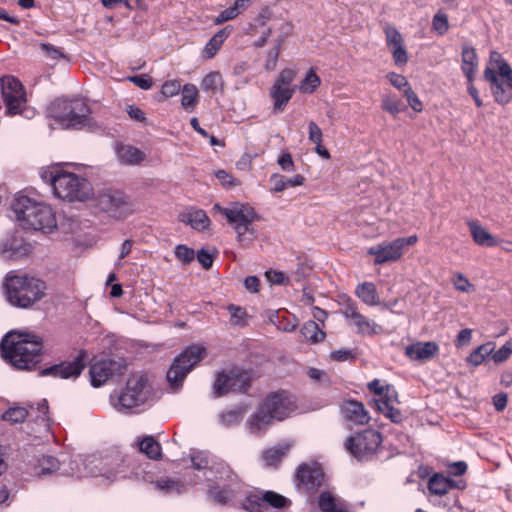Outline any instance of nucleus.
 Listing matches in <instances>:
<instances>
[{
	"label": "nucleus",
	"instance_id": "obj_1",
	"mask_svg": "<svg viewBox=\"0 0 512 512\" xmlns=\"http://www.w3.org/2000/svg\"><path fill=\"white\" fill-rule=\"evenodd\" d=\"M191 463L185 475L190 476L194 471L202 473L209 482L208 494L215 503L230 504L243 495V483L226 463L217 462L209 465L208 455L203 451L193 452Z\"/></svg>",
	"mask_w": 512,
	"mask_h": 512
},
{
	"label": "nucleus",
	"instance_id": "obj_2",
	"mask_svg": "<svg viewBox=\"0 0 512 512\" xmlns=\"http://www.w3.org/2000/svg\"><path fill=\"white\" fill-rule=\"evenodd\" d=\"M3 358L20 370H31L41 360L43 343L37 335L11 332L0 344Z\"/></svg>",
	"mask_w": 512,
	"mask_h": 512
},
{
	"label": "nucleus",
	"instance_id": "obj_3",
	"mask_svg": "<svg viewBox=\"0 0 512 512\" xmlns=\"http://www.w3.org/2000/svg\"><path fill=\"white\" fill-rule=\"evenodd\" d=\"M121 462L119 457L77 455L69 461L68 466L62 462L61 474L77 478L101 477L103 481L110 483L126 476Z\"/></svg>",
	"mask_w": 512,
	"mask_h": 512
},
{
	"label": "nucleus",
	"instance_id": "obj_4",
	"mask_svg": "<svg viewBox=\"0 0 512 512\" xmlns=\"http://www.w3.org/2000/svg\"><path fill=\"white\" fill-rule=\"evenodd\" d=\"M12 209L24 229L50 233L57 227L55 213L45 203L34 201L27 196H19L15 199Z\"/></svg>",
	"mask_w": 512,
	"mask_h": 512
},
{
	"label": "nucleus",
	"instance_id": "obj_5",
	"mask_svg": "<svg viewBox=\"0 0 512 512\" xmlns=\"http://www.w3.org/2000/svg\"><path fill=\"white\" fill-rule=\"evenodd\" d=\"M9 303L27 309L39 302L45 295L46 286L40 279L27 274H8L5 281Z\"/></svg>",
	"mask_w": 512,
	"mask_h": 512
},
{
	"label": "nucleus",
	"instance_id": "obj_6",
	"mask_svg": "<svg viewBox=\"0 0 512 512\" xmlns=\"http://www.w3.org/2000/svg\"><path fill=\"white\" fill-rule=\"evenodd\" d=\"M483 76L490 85L495 102L500 105L508 104L512 99V68L499 52H490Z\"/></svg>",
	"mask_w": 512,
	"mask_h": 512
},
{
	"label": "nucleus",
	"instance_id": "obj_7",
	"mask_svg": "<svg viewBox=\"0 0 512 512\" xmlns=\"http://www.w3.org/2000/svg\"><path fill=\"white\" fill-rule=\"evenodd\" d=\"M205 352L203 346L193 344L174 359L166 373L168 392L176 393L182 388L186 376L202 360Z\"/></svg>",
	"mask_w": 512,
	"mask_h": 512
},
{
	"label": "nucleus",
	"instance_id": "obj_8",
	"mask_svg": "<svg viewBox=\"0 0 512 512\" xmlns=\"http://www.w3.org/2000/svg\"><path fill=\"white\" fill-rule=\"evenodd\" d=\"M49 113L62 128H79L86 124L90 109L80 99H57L51 104Z\"/></svg>",
	"mask_w": 512,
	"mask_h": 512
},
{
	"label": "nucleus",
	"instance_id": "obj_9",
	"mask_svg": "<svg viewBox=\"0 0 512 512\" xmlns=\"http://www.w3.org/2000/svg\"><path fill=\"white\" fill-rule=\"evenodd\" d=\"M151 387L147 376L134 374L127 380L126 386L113 401L118 411H127L144 404L150 396Z\"/></svg>",
	"mask_w": 512,
	"mask_h": 512
},
{
	"label": "nucleus",
	"instance_id": "obj_10",
	"mask_svg": "<svg viewBox=\"0 0 512 512\" xmlns=\"http://www.w3.org/2000/svg\"><path fill=\"white\" fill-rule=\"evenodd\" d=\"M54 193L63 200L83 202L93 195V188L87 179L74 173L63 171L56 180Z\"/></svg>",
	"mask_w": 512,
	"mask_h": 512
},
{
	"label": "nucleus",
	"instance_id": "obj_11",
	"mask_svg": "<svg viewBox=\"0 0 512 512\" xmlns=\"http://www.w3.org/2000/svg\"><path fill=\"white\" fill-rule=\"evenodd\" d=\"M382 443L381 434L374 429H365L348 437L344 446L356 459H370Z\"/></svg>",
	"mask_w": 512,
	"mask_h": 512
},
{
	"label": "nucleus",
	"instance_id": "obj_12",
	"mask_svg": "<svg viewBox=\"0 0 512 512\" xmlns=\"http://www.w3.org/2000/svg\"><path fill=\"white\" fill-rule=\"evenodd\" d=\"M1 92L9 115L33 113L26 109V94L21 82L13 76L1 78Z\"/></svg>",
	"mask_w": 512,
	"mask_h": 512
},
{
	"label": "nucleus",
	"instance_id": "obj_13",
	"mask_svg": "<svg viewBox=\"0 0 512 512\" xmlns=\"http://www.w3.org/2000/svg\"><path fill=\"white\" fill-rule=\"evenodd\" d=\"M248 388L249 376L247 372L239 369L219 373L213 385L215 397H221L229 392H246Z\"/></svg>",
	"mask_w": 512,
	"mask_h": 512
},
{
	"label": "nucleus",
	"instance_id": "obj_14",
	"mask_svg": "<svg viewBox=\"0 0 512 512\" xmlns=\"http://www.w3.org/2000/svg\"><path fill=\"white\" fill-rule=\"evenodd\" d=\"M126 370V363L123 359H99L95 360L89 370L91 384L100 387L113 376H119Z\"/></svg>",
	"mask_w": 512,
	"mask_h": 512
},
{
	"label": "nucleus",
	"instance_id": "obj_15",
	"mask_svg": "<svg viewBox=\"0 0 512 512\" xmlns=\"http://www.w3.org/2000/svg\"><path fill=\"white\" fill-rule=\"evenodd\" d=\"M99 208L115 219H122L132 212L128 198L120 191H105L98 195Z\"/></svg>",
	"mask_w": 512,
	"mask_h": 512
},
{
	"label": "nucleus",
	"instance_id": "obj_16",
	"mask_svg": "<svg viewBox=\"0 0 512 512\" xmlns=\"http://www.w3.org/2000/svg\"><path fill=\"white\" fill-rule=\"evenodd\" d=\"M296 72L293 69H283L280 71L275 83L273 84L270 95L274 100V110L281 112L293 96L294 88L291 84L295 78Z\"/></svg>",
	"mask_w": 512,
	"mask_h": 512
},
{
	"label": "nucleus",
	"instance_id": "obj_17",
	"mask_svg": "<svg viewBox=\"0 0 512 512\" xmlns=\"http://www.w3.org/2000/svg\"><path fill=\"white\" fill-rule=\"evenodd\" d=\"M88 354L81 350L72 361L62 362L58 365L43 369L41 375H53L62 379L78 377L86 365Z\"/></svg>",
	"mask_w": 512,
	"mask_h": 512
},
{
	"label": "nucleus",
	"instance_id": "obj_18",
	"mask_svg": "<svg viewBox=\"0 0 512 512\" xmlns=\"http://www.w3.org/2000/svg\"><path fill=\"white\" fill-rule=\"evenodd\" d=\"M273 420H284L293 411V403L283 393H273L261 405Z\"/></svg>",
	"mask_w": 512,
	"mask_h": 512
},
{
	"label": "nucleus",
	"instance_id": "obj_19",
	"mask_svg": "<svg viewBox=\"0 0 512 512\" xmlns=\"http://www.w3.org/2000/svg\"><path fill=\"white\" fill-rule=\"evenodd\" d=\"M298 486L306 492L316 491L324 482V472L317 465H301L296 473Z\"/></svg>",
	"mask_w": 512,
	"mask_h": 512
},
{
	"label": "nucleus",
	"instance_id": "obj_20",
	"mask_svg": "<svg viewBox=\"0 0 512 512\" xmlns=\"http://www.w3.org/2000/svg\"><path fill=\"white\" fill-rule=\"evenodd\" d=\"M214 209L218 210L233 227L238 224L253 223L258 219L255 210L245 204L237 203L232 208H224L215 204Z\"/></svg>",
	"mask_w": 512,
	"mask_h": 512
},
{
	"label": "nucleus",
	"instance_id": "obj_21",
	"mask_svg": "<svg viewBox=\"0 0 512 512\" xmlns=\"http://www.w3.org/2000/svg\"><path fill=\"white\" fill-rule=\"evenodd\" d=\"M342 314L346 319L352 320V324L356 327V332L359 334H374L376 333V324L368 320L362 315L354 302L348 301L342 310Z\"/></svg>",
	"mask_w": 512,
	"mask_h": 512
},
{
	"label": "nucleus",
	"instance_id": "obj_22",
	"mask_svg": "<svg viewBox=\"0 0 512 512\" xmlns=\"http://www.w3.org/2000/svg\"><path fill=\"white\" fill-rule=\"evenodd\" d=\"M368 254L375 256V264H383L385 262L398 260L402 256L403 251L401 250L397 239H395L390 243L370 247L368 249Z\"/></svg>",
	"mask_w": 512,
	"mask_h": 512
},
{
	"label": "nucleus",
	"instance_id": "obj_23",
	"mask_svg": "<svg viewBox=\"0 0 512 512\" xmlns=\"http://www.w3.org/2000/svg\"><path fill=\"white\" fill-rule=\"evenodd\" d=\"M341 411L344 418L354 424L363 425L367 424L370 420V416L364 404L357 400L350 399L344 401L341 406Z\"/></svg>",
	"mask_w": 512,
	"mask_h": 512
},
{
	"label": "nucleus",
	"instance_id": "obj_24",
	"mask_svg": "<svg viewBox=\"0 0 512 512\" xmlns=\"http://www.w3.org/2000/svg\"><path fill=\"white\" fill-rule=\"evenodd\" d=\"M439 351L438 345L433 341L416 342L405 348V354L411 360H429Z\"/></svg>",
	"mask_w": 512,
	"mask_h": 512
},
{
	"label": "nucleus",
	"instance_id": "obj_25",
	"mask_svg": "<svg viewBox=\"0 0 512 512\" xmlns=\"http://www.w3.org/2000/svg\"><path fill=\"white\" fill-rule=\"evenodd\" d=\"M321 512H353L349 503L330 492H322L318 497Z\"/></svg>",
	"mask_w": 512,
	"mask_h": 512
},
{
	"label": "nucleus",
	"instance_id": "obj_26",
	"mask_svg": "<svg viewBox=\"0 0 512 512\" xmlns=\"http://www.w3.org/2000/svg\"><path fill=\"white\" fill-rule=\"evenodd\" d=\"M179 220L187 225H190L197 231H203L207 229L211 223L204 210L195 208H189L180 213Z\"/></svg>",
	"mask_w": 512,
	"mask_h": 512
},
{
	"label": "nucleus",
	"instance_id": "obj_27",
	"mask_svg": "<svg viewBox=\"0 0 512 512\" xmlns=\"http://www.w3.org/2000/svg\"><path fill=\"white\" fill-rule=\"evenodd\" d=\"M397 396L396 390H390L388 399L375 400L377 409L394 423H400L403 419L401 411L394 407V403H398Z\"/></svg>",
	"mask_w": 512,
	"mask_h": 512
},
{
	"label": "nucleus",
	"instance_id": "obj_28",
	"mask_svg": "<svg viewBox=\"0 0 512 512\" xmlns=\"http://www.w3.org/2000/svg\"><path fill=\"white\" fill-rule=\"evenodd\" d=\"M461 59L463 74L466 76L468 82H473L478 67V57L475 48L468 43L463 44Z\"/></svg>",
	"mask_w": 512,
	"mask_h": 512
},
{
	"label": "nucleus",
	"instance_id": "obj_29",
	"mask_svg": "<svg viewBox=\"0 0 512 512\" xmlns=\"http://www.w3.org/2000/svg\"><path fill=\"white\" fill-rule=\"evenodd\" d=\"M232 32L231 26H226L217 31L211 39L207 42L202 50V58L212 59L222 47L225 40Z\"/></svg>",
	"mask_w": 512,
	"mask_h": 512
},
{
	"label": "nucleus",
	"instance_id": "obj_30",
	"mask_svg": "<svg viewBox=\"0 0 512 512\" xmlns=\"http://www.w3.org/2000/svg\"><path fill=\"white\" fill-rule=\"evenodd\" d=\"M468 226L476 244L485 247H495L498 245V240L477 221H470Z\"/></svg>",
	"mask_w": 512,
	"mask_h": 512
},
{
	"label": "nucleus",
	"instance_id": "obj_31",
	"mask_svg": "<svg viewBox=\"0 0 512 512\" xmlns=\"http://www.w3.org/2000/svg\"><path fill=\"white\" fill-rule=\"evenodd\" d=\"M273 419L269 416L265 411H263L262 407L258 409L247 421L248 429L250 433L254 435H261L264 433L267 428L271 425Z\"/></svg>",
	"mask_w": 512,
	"mask_h": 512
},
{
	"label": "nucleus",
	"instance_id": "obj_32",
	"mask_svg": "<svg viewBox=\"0 0 512 512\" xmlns=\"http://www.w3.org/2000/svg\"><path fill=\"white\" fill-rule=\"evenodd\" d=\"M136 445L139 452L144 454L151 460L158 461L160 459V443L151 435L138 437Z\"/></svg>",
	"mask_w": 512,
	"mask_h": 512
},
{
	"label": "nucleus",
	"instance_id": "obj_33",
	"mask_svg": "<svg viewBox=\"0 0 512 512\" xmlns=\"http://www.w3.org/2000/svg\"><path fill=\"white\" fill-rule=\"evenodd\" d=\"M118 160L127 165L139 164L144 160V154L138 148L131 145L120 144L116 148Z\"/></svg>",
	"mask_w": 512,
	"mask_h": 512
},
{
	"label": "nucleus",
	"instance_id": "obj_34",
	"mask_svg": "<svg viewBox=\"0 0 512 512\" xmlns=\"http://www.w3.org/2000/svg\"><path fill=\"white\" fill-rule=\"evenodd\" d=\"M456 487L455 481L443 476L442 474H434L428 481V489L432 494L444 495L450 489Z\"/></svg>",
	"mask_w": 512,
	"mask_h": 512
},
{
	"label": "nucleus",
	"instance_id": "obj_35",
	"mask_svg": "<svg viewBox=\"0 0 512 512\" xmlns=\"http://www.w3.org/2000/svg\"><path fill=\"white\" fill-rule=\"evenodd\" d=\"M356 296L366 305L375 306L379 304V296L374 283L363 282L355 289Z\"/></svg>",
	"mask_w": 512,
	"mask_h": 512
},
{
	"label": "nucleus",
	"instance_id": "obj_36",
	"mask_svg": "<svg viewBox=\"0 0 512 512\" xmlns=\"http://www.w3.org/2000/svg\"><path fill=\"white\" fill-rule=\"evenodd\" d=\"M62 463L53 456H42L38 459L35 466V473L39 476H47L58 470L61 471Z\"/></svg>",
	"mask_w": 512,
	"mask_h": 512
},
{
	"label": "nucleus",
	"instance_id": "obj_37",
	"mask_svg": "<svg viewBox=\"0 0 512 512\" xmlns=\"http://www.w3.org/2000/svg\"><path fill=\"white\" fill-rule=\"evenodd\" d=\"M494 349L495 344L493 342L482 344L469 354V356L466 358V362L473 367H477L481 365L485 359L493 353Z\"/></svg>",
	"mask_w": 512,
	"mask_h": 512
},
{
	"label": "nucleus",
	"instance_id": "obj_38",
	"mask_svg": "<svg viewBox=\"0 0 512 512\" xmlns=\"http://www.w3.org/2000/svg\"><path fill=\"white\" fill-rule=\"evenodd\" d=\"M198 90L194 84H185L181 90V105L184 110L191 112L198 103Z\"/></svg>",
	"mask_w": 512,
	"mask_h": 512
},
{
	"label": "nucleus",
	"instance_id": "obj_39",
	"mask_svg": "<svg viewBox=\"0 0 512 512\" xmlns=\"http://www.w3.org/2000/svg\"><path fill=\"white\" fill-rule=\"evenodd\" d=\"M301 334L306 340L312 343H318L325 338L324 331L319 327L315 321H307L301 328Z\"/></svg>",
	"mask_w": 512,
	"mask_h": 512
},
{
	"label": "nucleus",
	"instance_id": "obj_40",
	"mask_svg": "<svg viewBox=\"0 0 512 512\" xmlns=\"http://www.w3.org/2000/svg\"><path fill=\"white\" fill-rule=\"evenodd\" d=\"M290 449L289 444L275 446L263 452V459L268 466H276Z\"/></svg>",
	"mask_w": 512,
	"mask_h": 512
},
{
	"label": "nucleus",
	"instance_id": "obj_41",
	"mask_svg": "<svg viewBox=\"0 0 512 512\" xmlns=\"http://www.w3.org/2000/svg\"><path fill=\"white\" fill-rule=\"evenodd\" d=\"M264 508L273 507L277 509L285 508L290 505V500L274 491H262Z\"/></svg>",
	"mask_w": 512,
	"mask_h": 512
},
{
	"label": "nucleus",
	"instance_id": "obj_42",
	"mask_svg": "<svg viewBox=\"0 0 512 512\" xmlns=\"http://www.w3.org/2000/svg\"><path fill=\"white\" fill-rule=\"evenodd\" d=\"M201 87L204 91L215 94L223 87L222 76L218 71L208 73L201 82Z\"/></svg>",
	"mask_w": 512,
	"mask_h": 512
},
{
	"label": "nucleus",
	"instance_id": "obj_43",
	"mask_svg": "<svg viewBox=\"0 0 512 512\" xmlns=\"http://www.w3.org/2000/svg\"><path fill=\"white\" fill-rule=\"evenodd\" d=\"M321 84L320 77L316 74L313 68H311L305 78L302 80L299 90L305 94L313 93Z\"/></svg>",
	"mask_w": 512,
	"mask_h": 512
},
{
	"label": "nucleus",
	"instance_id": "obj_44",
	"mask_svg": "<svg viewBox=\"0 0 512 512\" xmlns=\"http://www.w3.org/2000/svg\"><path fill=\"white\" fill-rule=\"evenodd\" d=\"M243 508L249 512H262L264 502L262 499V491H255L245 497Z\"/></svg>",
	"mask_w": 512,
	"mask_h": 512
},
{
	"label": "nucleus",
	"instance_id": "obj_45",
	"mask_svg": "<svg viewBox=\"0 0 512 512\" xmlns=\"http://www.w3.org/2000/svg\"><path fill=\"white\" fill-rule=\"evenodd\" d=\"M382 109L393 116H396L403 110V103L395 96L385 95L382 98Z\"/></svg>",
	"mask_w": 512,
	"mask_h": 512
},
{
	"label": "nucleus",
	"instance_id": "obj_46",
	"mask_svg": "<svg viewBox=\"0 0 512 512\" xmlns=\"http://www.w3.org/2000/svg\"><path fill=\"white\" fill-rule=\"evenodd\" d=\"M28 415L29 411L25 407H11L2 415V418L12 423H22Z\"/></svg>",
	"mask_w": 512,
	"mask_h": 512
},
{
	"label": "nucleus",
	"instance_id": "obj_47",
	"mask_svg": "<svg viewBox=\"0 0 512 512\" xmlns=\"http://www.w3.org/2000/svg\"><path fill=\"white\" fill-rule=\"evenodd\" d=\"M243 414L244 410L240 408L229 410L220 415V421L224 426L231 427L240 423L243 418Z\"/></svg>",
	"mask_w": 512,
	"mask_h": 512
},
{
	"label": "nucleus",
	"instance_id": "obj_48",
	"mask_svg": "<svg viewBox=\"0 0 512 512\" xmlns=\"http://www.w3.org/2000/svg\"><path fill=\"white\" fill-rule=\"evenodd\" d=\"M227 310L230 313V322L236 326L245 325V320L247 318L246 310L240 306L230 304L227 306Z\"/></svg>",
	"mask_w": 512,
	"mask_h": 512
},
{
	"label": "nucleus",
	"instance_id": "obj_49",
	"mask_svg": "<svg viewBox=\"0 0 512 512\" xmlns=\"http://www.w3.org/2000/svg\"><path fill=\"white\" fill-rule=\"evenodd\" d=\"M384 32H385V36H386V44L389 49L403 44L402 35L396 29V27L391 26V25H386L384 28Z\"/></svg>",
	"mask_w": 512,
	"mask_h": 512
},
{
	"label": "nucleus",
	"instance_id": "obj_50",
	"mask_svg": "<svg viewBox=\"0 0 512 512\" xmlns=\"http://www.w3.org/2000/svg\"><path fill=\"white\" fill-rule=\"evenodd\" d=\"M159 473L160 471L157 465L153 466L151 469L147 467L143 470L142 480L151 485L155 490H158L160 489Z\"/></svg>",
	"mask_w": 512,
	"mask_h": 512
},
{
	"label": "nucleus",
	"instance_id": "obj_51",
	"mask_svg": "<svg viewBox=\"0 0 512 512\" xmlns=\"http://www.w3.org/2000/svg\"><path fill=\"white\" fill-rule=\"evenodd\" d=\"M235 232L237 233L238 241L243 242L246 239L249 241H252L255 239V231L252 227V223H243L235 225L234 227Z\"/></svg>",
	"mask_w": 512,
	"mask_h": 512
},
{
	"label": "nucleus",
	"instance_id": "obj_52",
	"mask_svg": "<svg viewBox=\"0 0 512 512\" xmlns=\"http://www.w3.org/2000/svg\"><path fill=\"white\" fill-rule=\"evenodd\" d=\"M185 487L183 482L175 479L162 480V494L173 495L181 494Z\"/></svg>",
	"mask_w": 512,
	"mask_h": 512
},
{
	"label": "nucleus",
	"instance_id": "obj_53",
	"mask_svg": "<svg viewBox=\"0 0 512 512\" xmlns=\"http://www.w3.org/2000/svg\"><path fill=\"white\" fill-rule=\"evenodd\" d=\"M432 27L437 34L444 35L449 29L447 15L441 12L436 13L432 20Z\"/></svg>",
	"mask_w": 512,
	"mask_h": 512
},
{
	"label": "nucleus",
	"instance_id": "obj_54",
	"mask_svg": "<svg viewBox=\"0 0 512 512\" xmlns=\"http://www.w3.org/2000/svg\"><path fill=\"white\" fill-rule=\"evenodd\" d=\"M175 256L183 264H189L195 258V252L192 248L184 244L175 247Z\"/></svg>",
	"mask_w": 512,
	"mask_h": 512
},
{
	"label": "nucleus",
	"instance_id": "obj_55",
	"mask_svg": "<svg viewBox=\"0 0 512 512\" xmlns=\"http://www.w3.org/2000/svg\"><path fill=\"white\" fill-rule=\"evenodd\" d=\"M368 389L379 396V399H388V392L395 390L390 385H382L379 379H374L368 383Z\"/></svg>",
	"mask_w": 512,
	"mask_h": 512
},
{
	"label": "nucleus",
	"instance_id": "obj_56",
	"mask_svg": "<svg viewBox=\"0 0 512 512\" xmlns=\"http://www.w3.org/2000/svg\"><path fill=\"white\" fill-rule=\"evenodd\" d=\"M512 354V339L506 341L497 351H493L492 359L495 363H502L506 361Z\"/></svg>",
	"mask_w": 512,
	"mask_h": 512
},
{
	"label": "nucleus",
	"instance_id": "obj_57",
	"mask_svg": "<svg viewBox=\"0 0 512 512\" xmlns=\"http://www.w3.org/2000/svg\"><path fill=\"white\" fill-rule=\"evenodd\" d=\"M282 44V40H278V43L273 47L272 49L268 50L266 53V62H265V69L267 71H272L275 69L277 60L279 57L280 47Z\"/></svg>",
	"mask_w": 512,
	"mask_h": 512
},
{
	"label": "nucleus",
	"instance_id": "obj_58",
	"mask_svg": "<svg viewBox=\"0 0 512 512\" xmlns=\"http://www.w3.org/2000/svg\"><path fill=\"white\" fill-rule=\"evenodd\" d=\"M36 412V418L37 420H40L42 422H45L46 425H48L49 417H48V403L47 400L43 399L40 402L37 403V406L34 405L30 406V413Z\"/></svg>",
	"mask_w": 512,
	"mask_h": 512
},
{
	"label": "nucleus",
	"instance_id": "obj_59",
	"mask_svg": "<svg viewBox=\"0 0 512 512\" xmlns=\"http://www.w3.org/2000/svg\"><path fill=\"white\" fill-rule=\"evenodd\" d=\"M63 170L59 167H48L41 171V178L52 185L53 190H55L56 180L61 176Z\"/></svg>",
	"mask_w": 512,
	"mask_h": 512
},
{
	"label": "nucleus",
	"instance_id": "obj_60",
	"mask_svg": "<svg viewBox=\"0 0 512 512\" xmlns=\"http://www.w3.org/2000/svg\"><path fill=\"white\" fill-rule=\"evenodd\" d=\"M404 95L407 98L409 106L416 112H421L423 109L422 102L418 98L417 94L411 87L404 90Z\"/></svg>",
	"mask_w": 512,
	"mask_h": 512
},
{
	"label": "nucleus",
	"instance_id": "obj_61",
	"mask_svg": "<svg viewBox=\"0 0 512 512\" xmlns=\"http://www.w3.org/2000/svg\"><path fill=\"white\" fill-rule=\"evenodd\" d=\"M215 253H211L208 250L202 248L197 252V260L206 270L210 269L213 265Z\"/></svg>",
	"mask_w": 512,
	"mask_h": 512
},
{
	"label": "nucleus",
	"instance_id": "obj_62",
	"mask_svg": "<svg viewBox=\"0 0 512 512\" xmlns=\"http://www.w3.org/2000/svg\"><path fill=\"white\" fill-rule=\"evenodd\" d=\"M330 358L337 362L352 361L355 355L351 349H339L330 353Z\"/></svg>",
	"mask_w": 512,
	"mask_h": 512
},
{
	"label": "nucleus",
	"instance_id": "obj_63",
	"mask_svg": "<svg viewBox=\"0 0 512 512\" xmlns=\"http://www.w3.org/2000/svg\"><path fill=\"white\" fill-rule=\"evenodd\" d=\"M393 55V59L397 65H404L408 61L407 51L404 45L396 46L390 49Z\"/></svg>",
	"mask_w": 512,
	"mask_h": 512
},
{
	"label": "nucleus",
	"instance_id": "obj_64",
	"mask_svg": "<svg viewBox=\"0 0 512 512\" xmlns=\"http://www.w3.org/2000/svg\"><path fill=\"white\" fill-rule=\"evenodd\" d=\"M238 15L239 13L234 6L228 7L218 14V16L215 18V23L222 24L229 20L235 19Z\"/></svg>",
	"mask_w": 512,
	"mask_h": 512
}]
</instances>
